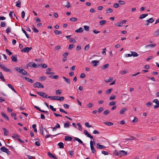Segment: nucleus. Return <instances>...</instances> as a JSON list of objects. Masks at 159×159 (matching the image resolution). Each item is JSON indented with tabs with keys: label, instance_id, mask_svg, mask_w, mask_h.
<instances>
[{
	"label": "nucleus",
	"instance_id": "1",
	"mask_svg": "<svg viewBox=\"0 0 159 159\" xmlns=\"http://www.w3.org/2000/svg\"><path fill=\"white\" fill-rule=\"evenodd\" d=\"M90 148L92 151V152L93 153H95V154L96 155V150L93 145V143L94 144L95 143V142L94 141L93 142L92 141H91L90 142Z\"/></svg>",
	"mask_w": 159,
	"mask_h": 159
},
{
	"label": "nucleus",
	"instance_id": "2",
	"mask_svg": "<svg viewBox=\"0 0 159 159\" xmlns=\"http://www.w3.org/2000/svg\"><path fill=\"white\" fill-rule=\"evenodd\" d=\"M0 150L1 151L6 153L8 155H9L11 154V152L8 150V149L4 147H1L0 148Z\"/></svg>",
	"mask_w": 159,
	"mask_h": 159
},
{
	"label": "nucleus",
	"instance_id": "3",
	"mask_svg": "<svg viewBox=\"0 0 159 159\" xmlns=\"http://www.w3.org/2000/svg\"><path fill=\"white\" fill-rule=\"evenodd\" d=\"M33 85L35 88H44L43 86L41 83L38 82H36L34 83Z\"/></svg>",
	"mask_w": 159,
	"mask_h": 159
},
{
	"label": "nucleus",
	"instance_id": "4",
	"mask_svg": "<svg viewBox=\"0 0 159 159\" xmlns=\"http://www.w3.org/2000/svg\"><path fill=\"white\" fill-rule=\"evenodd\" d=\"M12 137L13 139L16 138L21 143H23L24 142V141L20 138V136L18 134H13V135L12 136Z\"/></svg>",
	"mask_w": 159,
	"mask_h": 159
},
{
	"label": "nucleus",
	"instance_id": "5",
	"mask_svg": "<svg viewBox=\"0 0 159 159\" xmlns=\"http://www.w3.org/2000/svg\"><path fill=\"white\" fill-rule=\"evenodd\" d=\"M36 93L38 95H39L40 96H41L43 98H47V97L48 96V95L43 92L41 91L37 92Z\"/></svg>",
	"mask_w": 159,
	"mask_h": 159
},
{
	"label": "nucleus",
	"instance_id": "6",
	"mask_svg": "<svg viewBox=\"0 0 159 159\" xmlns=\"http://www.w3.org/2000/svg\"><path fill=\"white\" fill-rule=\"evenodd\" d=\"M32 49V47L29 48L27 47L22 49L21 51L22 52H28Z\"/></svg>",
	"mask_w": 159,
	"mask_h": 159
},
{
	"label": "nucleus",
	"instance_id": "7",
	"mask_svg": "<svg viewBox=\"0 0 159 159\" xmlns=\"http://www.w3.org/2000/svg\"><path fill=\"white\" fill-rule=\"evenodd\" d=\"M34 106V108H35L37 110L39 111L40 112L45 113L48 115V111L42 110L40 109V108L39 107L37 106Z\"/></svg>",
	"mask_w": 159,
	"mask_h": 159
},
{
	"label": "nucleus",
	"instance_id": "8",
	"mask_svg": "<svg viewBox=\"0 0 159 159\" xmlns=\"http://www.w3.org/2000/svg\"><path fill=\"white\" fill-rule=\"evenodd\" d=\"M28 66L30 67H33L35 68H36L39 66L35 63H33L32 62H29L28 65Z\"/></svg>",
	"mask_w": 159,
	"mask_h": 159
},
{
	"label": "nucleus",
	"instance_id": "9",
	"mask_svg": "<svg viewBox=\"0 0 159 159\" xmlns=\"http://www.w3.org/2000/svg\"><path fill=\"white\" fill-rule=\"evenodd\" d=\"M83 132L84 133V134L86 135L88 137H89L90 138H91V139H93V136H92V135H91L88 132V131L86 130H84V131H83Z\"/></svg>",
	"mask_w": 159,
	"mask_h": 159
},
{
	"label": "nucleus",
	"instance_id": "10",
	"mask_svg": "<svg viewBox=\"0 0 159 159\" xmlns=\"http://www.w3.org/2000/svg\"><path fill=\"white\" fill-rule=\"evenodd\" d=\"M91 63L93 64V66H96L98 65L99 62L98 61L94 60L91 61Z\"/></svg>",
	"mask_w": 159,
	"mask_h": 159
},
{
	"label": "nucleus",
	"instance_id": "11",
	"mask_svg": "<svg viewBox=\"0 0 159 159\" xmlns=\"http://www.w3.org/2000/svg\"><path fill=\"white\" fill-rule=\"evenodd\" d=\"M64 97H59L58 96H55V100L63 101L64 99Z\"/></svg>",
	"mask_w": 159,
	"mask_h": 159
},
{
	"label": "nucleus",
	"instance_id": "12",
	"mask_svg": "<svg viewBox=\"0 0 159 159\" xmlns=\"http://www.w3.org/2000/svg\"><path fill=\"white\" fill-rule=\"evenodd\" d=\"M96 148L98 149H102L105 148V147L103 145H100L98 143L96 144Z\"/></svg>",
	"mask_w": 159,
	"mask_h": 159
},
{
	"label": "nucleus",
	"instance_id": "13",
	"mask_svg": "<svg viewBox=\"0 0 159 159\" xmlns=\"http://www.w3.org/2000/svg\"><path fill=\"white\" fill-rule=\"evenodd\" d=\"M73 141H77L79 143L82 144L83 145H84V144L83 143V142L79 139L77 137H75Z\"/></svg>",
	"mask_w": 159,
	"mask_h": 159
},
{
	"label": "nucleus",
	"instance_id": "14",
	"mask_svg": "<svg viewBox=\"0 0 159 159\" xmlns=\"http://www.w3.org/2000/svg\"><path fill=\"white\" fill-rule=\"evenodd\" d=\"M119 153L120 155L125 156L127 154V152L125 151L121 150L119 151Z\"/></svg>",
	"mask_w": 159,
	"mask_h": 159
},
{
	"label": "nucleus",
	"instance_id": "15",
	"mask_svg": "<svg viewBox=\"0 0 159 159\" xmlns=\"http://www.w3.org/2000/svg\"><path fill=\"white\" fill-rule=\"evenodd\" d=\"M60 128V125L57 123L56 124L55 126L52 128V131H55L57 129V128Z\"/></svg>",
	"mask_w": 159,
	"mask_h": 159
},
{
	"label": "nucleus",
	"instance_id": "16",
	"mask_svg": "<svg viewBox=\"0 0 159 159\" xmlns=\"http://www.w3.org/2000/svg\"><path fill=\"white\" fill-rule=\"evenodd\" d=\"M12 61H13L16 62L17 61V55H12L11 57Z\"/></svg>",
	"mask_w": 159,
	"mask_h": 159
},
{
	"label": "nucleus",
	"instance_id": "17",
	"mask_svg": "<svg viewBox=\"0 0 159 159\" xmlns=\"http://www.w3.org/2000/svg\"><path fill=\"white\" fill-rule=\"evenodd\" d=\"M48 155L51 158H54V159H57V158L56 156H54L52 153H50L49 152H48Z\"/></svg>",
	"mask_w": 159,
	"mask_h": 159
},
{
	"label": "nucleus",
	"instance_id": "18",
	"mask_svg": "<svg viewBox=\"0 0 159 159\" xmlns=\"http://www.w3.org/2000/svg\"><path fill=\"white\" fill-rule=\"evenodd\" d=\"M127 110V109L126 107H124L122 108L120 111V113L121 114H123L125 113V111Z\"/></svg>",
	"mask_w": 159,
	"mask_h": 159
},
{
	"label": "nucleus",
	"instance_id": "19",
	"mask_svg": "<svg viewBox=\"0 0 159 159\" xmlns=\"http://www.w3.org/2000/svg\"><path fill=\"white\" fill-rule=\"evenodd\" d=\"M28 82L30 83H33L34 82V81L30 79L29 78L25 77L24 78Z\"/></svg>",
	"mask_w": 159,
	"mask_h": 159
},
{
	"label": "nucleus",
	"instance_id": "20",
	"mask_svg": "<svg viewBox=\"0 0 159 159\" xmlns=\"http://www.w3.org/2000/svg\"><path fill=\"white\" fill-rule=\"evenodd\" d=\"M44 130V128L43 127V125H41V127L40 128V133L43 135H44L43 134Z\"/></svg>",
	"mask_w": 159,
	"mask_h": 159
},
{
	"label": "nucleus",
	"instance_id": "21",
	"mask_svg": "<svg viewBox=\"0 0 159 159\" xmlns=\"http://www.w3.org/2000/svg\"><path fill=\"white\" fill-rule=\"evenodd\" d=\"M20 74L25 75H28V74L27 72L24 70L23 69H22L21 70V72H20Z\"/></svg>",
	"mask_w": 159,
	"mask_h": 159
},
{
	"label": "nucleus",
	"instance_id": "22",
	"mask_svg": "<svg viewBox=\"0 0 159 159\" xmlns=\"http://www.w3.org/2000/svg\"><path fill=\"white\" fill-rule=\"evenodd\" d=\"M2 129L4 132V135L5 136H7L8 135L7 133H9L8 131L5 128H2Z\"/></svg>",
	"mask_w": 159,
	"mask_h": 159
},
{
	"label": "nucleus",
	"instance_id": "23",
	"mask_svg": "<svg viewBox=\"0 0 159 159\" xmlns=\"http://www.w3.org/2000/svg\"><path fill=\"white\" fill-rule=\"evenodd\" d=\"M72 137L68 136H65L64 140L66 141H70L72 140Z\"/></svg>",
	"mask_w": 159,
	"mask_h": 159
},
{
	"label": "nucleus",
	"instance_id": "24",
	"mask_svg": "<svg viewBox=\"0 0 159 159\" xmlns=\"http://www.w3.org/2000/svg\"><path fill=\"white\" fill-rule=\"evenodd\" d=\"M62 78L64 80V81L67 82L68 84H70V80L69 79H67L64 76H63Z\"/></svg>",
	"mask_w": 159,
	"mask_h": 159
},
{
	"label": "nucleus",
	"instance_id": "25",
	"mask_svg": "<svg viewBox=\"0 0 159 159\" xmlns=\"http://www.w3.org/2000/svg\"><path fill=\"white\" fill-rule=\"evenodd\" d=\"M125 139L127 141L133 140L136 139V138L133 136H131L130 138H126Z\"/></svg>",
	"mask_w": 159,
	"mask_h": 159
},
{
	"label": "nucleus",
	"instance_id": "26",
	"mask_svg": "<svg viewBox=\"0 0 159 159\" xmlns=\"http://www.w3.org/2000/svg\"><path fill=\"white\" fill-rule=\"evenodd\" d=\"M156 45L155 43L150 44L146 45L145 47L146 48H147L149 47L153 48L155 47L156 46Z\"/></svg>",
	"mask_w": 159,
	"mask_h": 159
},
{
	"label": "nucleus",
	"instance_id": "27",
	"mask_svg": "<svg viewBox=\"0 0 159 159\" xmlns=\"http://www.w3.org/2000/svg\"><path fill=\"white\" fill-rule=\"evenodd\" d=\"M59 148H64V144L62 142H60L58 144Z\"/></svg>",
	"mask_w": 159,
	"mask_h": 159
},
{
	"label": "nucleus",
	"instance_id": "28",
	"mask_svg": "<svg viewBox=\"0 0 159 159\" xmlns=\"http://www.w3.org/2000/svg\"><path fill=\"white\" fill-rule=\"evenodd\" d=\"M70 125V123L68 121H66V122L64 124V127L65 128H69V127Z\"/></svg>",
	"mask_w": 159,
	"mask_h": 159
},
{
	"label": "nucleus",
	"instance_id": "29",
	"mask_svg": "<svg viewBox=\"0 0 159 159\" xmlns=\"http://www.w3.org/2000/svg\"><path fill=\"white\" fill-rule=\"evenodd\" d=\"M148 15V14H141L139 17V19H142L146 17Z\"/></svg>",
	"mask_w": 159,
	"mask_h": 159
},
{
	"label": "nucleus",
	"instance_id": "30",
	"mask_svg": "<svg viewBox=\"0 0 159 159\" xmlns=\"http://www.w3.org/2000/svg\"><path fill=\"white\" fill-rule=\"evenodd\" d=\"M21 1L19 0L16 2V6L18 7H21Z\"/></svg>",
	"mask_w": 159,
	"mask_h": 159
},
{
	"label": "nucleus",
	"instance_id": "31",
	"mask_svg": "<svg viewBox=\"0 0 159 159\" xmlns=\"http://www.w3.org/2000/svg\"><path fill=\"white\" fill-rule=\"evenodd\" d=\"M104 123L107 125L108 126H111L113 125V124L112 122H105Z\"/></svg>",
	"mask_w": 159,
	"mask_h": 159
},
{
	"label": "nucleus",
	"instance_id": "32",
	"mask_svg": "<svg viewBox=\"0 0 159 159\" xmlns=\"http://www.w3.org/2000/svg\"><path fill=\"white\" fill-rule=\"evenodd\" d=\"M8 87L10 89H11L14 93H16V90L12 86V85L10 84H7Z\"/></svg>",
	"mask_w": 159,
	"mask_h": 159
},
{
	"label": "nucleus",
	"instance_id": "33",
	"mask_svg": "<svg viewBox=\"0 0 159 159\" xmlns=\"http://www.w3.org/2000/svg\"><path fill=\"white\" fill-rule=\"evenodd\" d=\"M83 31V29L82 28L80 27L79 29H77L75 31V32L77 33H81Z\"/></svg>",
	"mask_w": 159,
	"mask_h": 159
},
{
	"label": "nucleus",
	"instance_id": "34",
	"mask_svg": "<svg viewBox=\"0 0 159 159\" xmlns=\"http://www.w3.org/2000/svg\"><path fill=\"white\" fill-rule=\"evenodd\" d=\"M62 91L61 89H58L56 91V93L57 95H60L62 93Z\"/></svg>",
	"mask_w": 159,
	"mask_h": 159
},
{
	"label": "nucleus",
	"instance_id": "35",
	"mask_svg": "<svg viewBox=\"0 0 159 159\" xmlns=\"http://www.w3.org/2000/svg\"><path fill=\"white\" fill-rule=\"evenodd\" d=\"M14 69L16 70L18 72L20 73L21 70L22 69L20 67H16L14 68Z\"/></svg>",
	"mask_w": 159,
	"mask_h": 159
},
{
	"label": "nucleus",
	"instance_id": "36",
	"mask_svg": "<svg viewBox=\"0 0 159 159\" xmlns=\"http://www.w3.org/2000/svg\"><path fill=\"white\" fill-rule=\"evenodd\" d=\"M132 56L134 57H137L139 56V54L137 52H131Z\"/></svg>",
	"mask_w": 159,
	"mask_h": 159
},
{
	"label": "nucleus",
	"instance_id": "37",
	"mask_svg": "<svg viewBox=\"0 0 159 159\" xmlns=\"http://www.w3.org/2000/svg\"><path fill=\"white\" fill-rule=\"evenodd\" d=\"M2 115L4 117V118L7 120V121H9V120L7 116L3 112H1Z\"/></svg>",
	"mask_w": 159,
	"mask_h": 159
},
{
	"label": "nucleus",
	"instance_id": "38",
	"mask_svg": "<svg viewBox=\"0 0 159 159\" xmlns=\"http://www.w3.org/2000/svg\"><path fill=\"white\" fill-rule=\"evenodd\" d=\"M154 21V19L152 18H151L147 20V21L148 23H152Z\"/></svg>",
	"mask_w": 159,
	"mask_h": 159
},
{
	"label": "nucleus",
	"instance_id": "39",
	"mask_svg": "<svg viewBox=\"0 0 159 159\" xmlns=\"http://www.w3.org/2000/svg\"><path fill=\"white\" fill-rule=\"evenodd\" d=\"M54 31L56 35L60 34L62 33L61 31L57 30H54Z\"/></svg>",
	"mask_w": 159,
	"mask_h": 159
},
{
	"label": "nucleus",
	"instance_id": "40",
	"mask_svg": "<svg viewBox=\"0 0 159 159\" xmlns=\"http://www.w3.org/2000/svg\"><path fill=\"white\" fill-rule=\"evenodd\" d=\"M77 125L78 126V129L80 131H82V129L80 124L79 123H77Z\"/></svg>",
	"mask_w": 159,
	"mask_h": 159
},
{
	"label": "nucleus",
	"instance_id": "41",
	"mask_svg": "<svg viewBox=\"0 0 159 159\" xmlns=\"http://www.w3.org/2000/svg\"><path fill=\"white\" fill-rule=\"evenodd\" d=\"M109 65L108 64H107L104 65L102 66V68L103 70H105L107 69L109 66Z\"/></svg>",
	"mask_w": 159,
	"mask_h": 159
},
{
	"label": "nucleus",
	"instance_id": "42",
	"mask_svg": "<svg viewBox=\"0 0 159 159\" xmlns=\"http://www.w3.org/2000/svg\"><path fill=\"white\" fill-rule=\"evenodd\" d=\"M106 23V21L105 20H102L99 21V24L101 25H105Z\"/></svg>",
	"mask_w": 159,
	"mask_h": 159
},
{
	"label": "nucleus",
	"instance_id": "43",
	"mask_svg": "<svg viewBox=\"0 0 159 159\" xmlns=\"http://www.w3.org/2000/svg\"><path fill=\"white\" fill-rule=\"evenodd\" d=\"M0 79L2 81H5V80L3 77V75L1 72H0Z\"/></svg>",
	"mask_w": 159,
	"mask_h": 159
},
{
	"label": "nucleus",
	"instance_id": "44",
	"mask_svg": "<svg viewBox=\"0 0 159 159\" xmlns=\"http://www.w3.org/2000/svg\"><path fill=\"white\" fill-rule=\"evenodd\" d=\"M22 30L23 31V32L25 34L26 37L28 39L30 37L27 34L26 32L25 31L23 28H22Z\"/></svg>",
	"mask_w": 159,
	"mask_h": 159
},
{
	"label": "nucleus",
	"instance_id": "45",
	"mask_svg": "<svg viewBox=\"0 0 159 159\" xmlns=\"http://www.w3.org/2000/svg\"><path fill=\"white\" fill-rule=\"evenodd\" d=\"M11 117H14V119L15 120H16L17 119V117H16V113H12L11 114Z\"/></svg>",
	"mask_w": 159,
	"mask_h": 159
},
{
	"label": "nucleus",
	"instance_id": "46",
	"mask_svg": "<svg viewBox=\"0 0 159 159\" xmlns=\"http://www.w3.org/2000/svg\"><path fill=\"white\" fill-rule=\"evenodd\" d=\"M113 78L112 77H110L108 79H106L105 80L106 82H110L112 81Z\"/></svg>",
	"mask_w": 159,
	"mask_h": 159
},
{
	"label": "nucleus",
	"instance_id": "47",
	"mask_svg": "<svg viewBox=\"0 0 159 159\" xmlns=\"http://www.w3.org/2000/svg\"><path fill=\"white\" fill-rule=\"evenodd\" d=\"M106 11V12L107 13H111L113 12L112 9L111 8H109L108 9H107Z\"/></svg>",
	"mask_w": 159,
	"mask_h": 159
},
{
	"label": "nucleus",
	"instance_id": "48",
	"mask_svg": "<svg viewBox=\"0 0 159 159\" xmlns=\"http://www.w3.org/2000/svg\"><path fill=\"white\" fill-rule=\"evenodd\" d=\"M69 42L71 43H75L76 41L74 39L70 38L69 39Z\"/></svg>",
	"mask_w": 159,
	"mask_h": 159
},
{
	"label": "nucleus",
	"instance_id": "49",
	"mask_svg": "<svg viewBox=\"0 0 159 159\" xmlns=\"http://www.w3.org/2000/svg\"><path fill=\"white\" fill-rule=\"evenodd\" d=\"M6 26V23L5 22L2 21L1 23L0 26L2 27H5Z\"/></svg>",
	"mask_w": 159,
	"mask_h": 159
},
{
	"label": "nucleus",
	"instance_id": "50",
	"mask_svg": "<svg viewBox=\"0 0 159 159\" xmlns=\"http://www.w3.org/2000/svg\"><path fill=\"white\" fill-rule=\"evenodd\" d=\"M42 66V67L43 68H46L48 66L46 64H39V65L38 66Z\"/></svg>",
	"mask_w": 159,
	"mask_h": 159
},
{
	"label": "nucleus",
	"instance_id": "51",
	"mask_svg": "<svg viewBox=\"0 0 159 159\" xmlns=\"http://www.w3.org/2000/svg\"><path fill=\"white\" fill-rule=\"evenodd\" d=\"M112 90V89H108L106 91V93L107 94H110L111 92V91Z\"/></svg>",
	"mask_w": 159,
	"mask_h": 159
},
{
	"label": "nucleus",
	"instance_id": "52",
	"mask_svg": "<svg viewBox=\"0 0 159 159\" xmlns=\"http://www.w3.org/2000/svg\"><path fill=\"white\" fill-rule=\"evenodd\" d=\"M49 107H50V108L53 111H56V109L55 108H54L51 105H50L49 106Z\"/></svg>",
	"mask_w": 159,
	"mask_h": 159
},
{
	"label": "nucleus",
	"instance_id": "53",
	"mask_svg": "<svg viewBox=\"0 0 159 159\" xmlns=\"http://www.w3.org/2000/svg\"><path fill=\"white\" fill-rule=\"evenodd\" d=\"M6 53L9 56H11L12 54V53L9 51L8 49H6Z\"/></svg>",
	"mask_w": 159,
	"mask_h": 159
},
{
	"label": "nucleus",
	"instance_id": "54",
	"mask_svg": "<svg viewBox=\"0 0 159 159\" xmlns=\"http://www.w3.org/2000/svg\"><path fill=\"white\" fill-rule=\"evenodd\" d=\"M33 28H32V30H33L34 32L35 33H38L39 32V30L36 28H35L34 25H33Z\"/></svg>",
	"mask_w": 159,
	"mask_h": 159
},
{
	"label": "nucleus",
	"instance_id": "55",
	"mask_svg": "<svg viewBox=\"0 0 159 159\" xmlns=\"http://www.w3.org/2000/svg\"><path fill=\"white\" fill-rule=\"evenodd\" d=\"M11 31V28L9 27H8L6 30V32L7 34H8Z\"/></svg>",
	"mask_w": 159,
	"mask_h": 159
},
{
	"label": "nucleus",
	"instance_id": "56",
	"mask_svg": "<svg viewBox=\"0 0 159 159\" xmlns=\"http://www.w3.org/2000/svg\"><path fill=\"white\" fill-rule=\"evenodd\" d=\"M116 98V95H112L110 97V98H109V100H114Z\"/></svg>",
	"mask_w": 159,
	"mask_h": 159
},
{
	"label": "nucleus",
	"instance_id": "57",
	"mask_svg": "<svg viewBox=\"0 0 159 159\" xmlns=\"http://www.w3.org/2000/svg\"><path fill=\"white\" fill-rule=\"evenodd\" d=\"M84 125L85 126L87 127L90 128L92 127V125H89V123L88 122H85L84 124Z\"/></svg>",
	"mask_w": 159,
	"mask_h": 159
},
{
	"label": "nucleus",
	"instance_id": "58",
	"mask_svg": "<svg viewBox=\"0 0 159 159\" xmlns=\"http://www.w3.org/2000/svg\"><path fill=\"white\" fill-rule=\"evenodd\" d=\"M154 36H157L159 35V29L157 30L154 32Z\"/></svg>",
	"mask_w": 159,
	"mask_h": 159
},
{
	"label": "nucleus",
	"instance_id": "59",
	"mask_svg": "<svg viewBox=\"0 0 159 159\" xmlns=\"http://www.w3.org/2000/svg\"><path fill=\"white\" fill-rule=\"evenodd\" d=\"M75 47V45L73 44H71L69 45L68 47V49L71 50Z\"/></svg>",
	"mask_w": 159,
	"mask_h": 159
},
{
	"label": "nucleus",
	"instance_id": "60",
	"mask_svg": "<svg viewBox=\"0 0 159 159\" xmlns=\"http://www.w3.org/2000/svg\"><path fill=\"white\" fill-rule=\"evenodd\" d=\"M77 19L76 17H72L70 19V20L71 21H77Z\"/></svg>",
	"mask_w": 159,
	"mask_h": 159
},
{
	"label": "nucleus",
	"instance_id": "61",
	"mask_svg": "<svg viewBox=\"0 0 159 159\" xmlns=\"http://www.w3.org/2000/svg\"><path fill=\"white\" fill-rule=\"evenodd\" d=\"M90 46L89 44H88L85 46L84 47V50L85 51L88 50Z\"/></svg>",
	"mask_w": 159,
	"mask_h": 159
},
{
	"label": "nucleus",
	"instance_id": "62",
	"mask_svg": "<svg viewBox=\"0 0 159 159\" xmlns=\"http://www.w3.org/2000/svg\"><path fill=\"white\" fill-rule=\"evenodd\" d=\"M40 79L41 80L43 81L46 80L47 77L45 76H41L40 77Z\"/></svg>",
	"mask_w": 159,
	"mask_h": 159
},
{
	"label": "nucleus",
	"instance_id": "63",
	"mask_svg": "<svg viewBox=\"0 0 159 159\" xmlns=\"http://www.w3.org/2000/svg\"><path fill=\"white\" fill-rule=\"evenodd\" d=\"M109 113V110H107L103 112V114L104 115H107Z\"/></svg>",
	"mask_w": 159,
	"mask_h": 159
},
{
	"label": "nucleus",
	"instance_id": "64",
	"mask_svg": "<svg viewBox=\"0 0 159 159\" xmlns=\"http://www.w3.org/2000/svg\"><path fill=\"white\" fill-rule=\"evenodd\" d=\"M84 28L85 30L89 31V27L87 25H85L84 26Z\"/></svg>",
	"mask_w": 159,
	"mask_h": 159
}]
</instances>
